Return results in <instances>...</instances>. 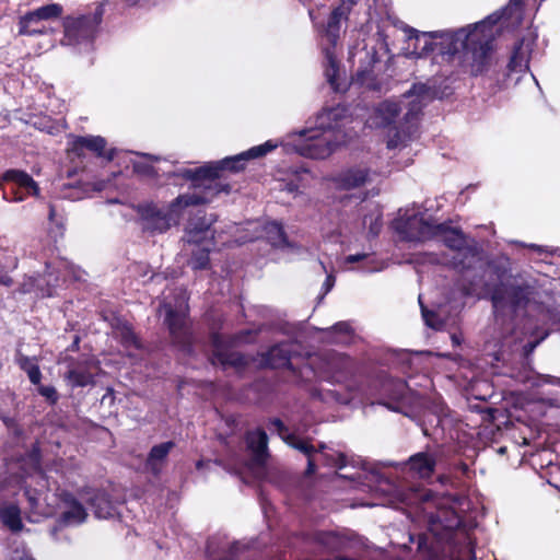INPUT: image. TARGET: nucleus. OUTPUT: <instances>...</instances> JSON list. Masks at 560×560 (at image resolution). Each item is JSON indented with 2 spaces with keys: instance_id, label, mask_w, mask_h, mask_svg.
<instances>
[{
  "instance_id": "nucleus-30",
  "label": "nucleus",
  "mask_w": 560,
  "mask_h": 560,
  "mask_svg": "<svg viewBox=\"0 0 560 560\" xmlns=\"http://www.w3.org/2000/svg\"><path fill=\"white\" fill-rule=\"evenodd\" d=\"M523 47L524 38H518L513 45L512 54L508 63L510 72L522 71L523 68L528 67V60L525 57Z\"/></svg>"
},
{
  "instance_id": "nucleus-28",
  "label": "nucleus",
  "mask_w": 560,
  "mask_h": 560,
  "mask_svg": "<svg viewBox=\"0 0 560 560\" xmlns=\"http://www.w3.org/2000/svg\"><path fill=\"white\" fill-rule=\"evenodd\" d=\"M15 362L19 368L27 374L32 384L39 385L42 380V372L39 365L37 364L36 358H30L21 352H18Z\"/></svg>"
},
{
  "instance_id": "nucleus-11",
  "label": "nucleus",
  "mask_w": 560,
  "mask_h": 560,
  "mask_svg": "<svg viewBox=\"0 0 560 560\" xmlns=\"http://www.w3.org/2000/svg\"><path fill=\"white\" fill-rule=\"evenodd\" d=\"M137 213L144 232L151 234L164 233L171 229L165 211L161 210L155 203L148 202L137 207Z\"/></svg>"
},
{
  "instance_id": "nucleus-2",
  "label": "nucleus",
  "mask_w": 560,
  "mask_h": 560,
  "mask_svg": "<svg viewBox=\"0 0 560 560\" xmlns=\"http://www.w3.org/2000/svg\"><path fill=\"white\" fill-rule=\"evenodd\" d=\"M276 148L277 144L271 140H268L265 143L253 147L237 155L229 156L219 162L209 163L196 168H184L177 173H173L172 176L190 180L192 188L206 187L209 184L222 185L221 183H218L217 179L221 178L223 171H230L233 173L243 171L247 161L265 156Z\"/></svg>"
},
{
  "instance_id": "nucleus-62",
  "label": "nucleus",
  "mask_w": 560,
  "mask_h": 560,
  "mask_svg": "<svg viewBox=\"0 0 560 560\" xmlns=\"http://www.w3.org/2000/svg\"><path fill=\"white\" fill-rule=\"evenodd\" d=\"M316 447V453H325V450L327 448V445L324 442H320Z\"/></svg>"
},
{
  "instance_id": "nucleus-19",
  "label": "nucleus",
  "mask_w": 560,
  "mask_h": 560,
  "mask_svg": "<svg viewBox=\"0 0 560 560\" xmlns=\"http://www.w3.org/2000/svg\"><path fill=\"white\" fill-rule=\"evenodd\" d=\"M383 389L390 392L389 400H383L380 404L387 407L392 411L404 412V400L408 390V385L401 380H390L383 383Z\"/></svg>"
},
{
  "instance_id": "nucleus-10",
  "label": "nucleus",
  "mask_w": 560,
  "mask_h": 560,
  "mask_svg": "<svg viewBox=\"0 0 560 560\" xmlns=\"http://www.w3.org/2000/svg\"><path fill=\"white\" fill-rule=\"evenodd\" d=\"M212 224L213 220L208 219L206 212L199 210L185 226L183 241L187 244L214 243L215 231Z\"/></svg>"
},
{
  "instance_id": "nucleus-33",
  "label": "nucleus",
  "mask_w": 560,
  "mask_h": 560,
  "mask_svg": "<svg viewBox=\"0 0 560 560\" xmlns=\"http://www.w3.org/2000/svg\"><path fill=\"white\" fill-rule=\"evenodd\" d=\"M86 517L88 513L85 508L83 504H78L63 511L59 516V522L62 525L81 524L86 520Z\"/></svg>"
},
{
  "instance_id": "nucleus-61",
  "label": "nucleus",
  "mask_w": 560,
  "mask_h": 560,
  "mask_svg": "<svg viewBox=\"0 0 560 560\" xmlns=\"http://www.w3.org/2000/svg\"><path fill=\"white\" fill-rule=\"evenodd\" d=\"M463 294L464 295H467V296H470L474 294V290H472V287L469 284V285H464L463 287Z\"/></svg>"
},
{
  "instance_id": "nucleus-55",
  "label": "nucleus",
  "mask_w": 560,
  "mask_h": 560,
  "mask_svg": "<svg viewBox=\"0 0 560 560\" xmlns=\"http://www.w3.org/2000/svg\"><path fill=\"white\" fill-rule=\"evenodd\" d=\"M211 343L215 349H221L222 347V337L219 332H213L211 335Z\"/></svg>"
},
{
  "instance_id": "nucleus-3",
  "label": "nucleus",
  "mask_w": 560,
  "mask_h": 560,
  "mask_svg": "<svg viewBox=\"0 0 560 560\" xmlns=\"http://www.w3.org/2000/svg\"><path fill=\"white\" fill-rule=\"evenodd\" d=\"M472 25L442 33L419 32L416 28L408 27L406 31L409 39H415V50L420 57H427L431 54L441 55L445 60L452 61L457 54H463L468 44V35Z\"/></svg>"
},
{
  "instance_id": "nucleus-57",
  "label": "nucleus",
  "mask_w": 560,
  "mask_h": 560,
  "mask_svg": "<svg viewBox=\"0 0 560 560\" xmlns=\"http://www.w3.org/2000/svg\"><path fill=\"white\" fill-rule=\"evenodd\" d=\"M382 223L381 219L376 218L374 223H371L370 225V233H372L374 236H377L381 230Z\"/></svg>"
},
{
  "instance_id": "nucleus-32",
  "label": "nucleus",
  "mask_w": 560,
  "mask_h": 560,
  "mask_svg": "<svg viewBox=\"0 0 560 560\" xmlns=\"http://www.w3.org/2000/svg\"><path fill=\"white\" fill-rule=\"evenodd\" d=\"M19 264L18 257L12 254H4L3 261L0 260V285L10 288L14 281L9 271L16 269Z\"/></svg>"
},
{
  "instance_id": "nucleus-4",
  "label": "nucleus",
  "mask_w": 560,
  "mask_h": 560,
  "mask_svg": "<svg viewBox=\"0 0 560 560\" xmlns=\"http://www.w3.org/2000/svg\"><path fill=\"white\" fill-rule=\"evenodd\" d=\"M307 135L294 145L295 152L304 158L324 160L331 155L336 149L346 144L347 135L341 130H335V126H328L327 130L304 131Z\"/></svg>"
},
{
  "instance_id": "nucleus-36",
  "label": "nucleus",
  "mask_w": 560,
  "mask_h": 560,
  "mask_svg": "<svg viewBox=\"0 0 560 560\" xmlns=\"http://www.w3.org/2000/svg\"><path fill=\"white\" fill-rule=\"evenodd\" d=\"M378 113L381 114V116L384 120V124L386 126H389L393 122H395L396 118L399 116L400 107L395 102L386 101L380 105Z\"/></svg>"
},
{
  "instance_id": "nucleus-64",
  "label": "nucleus",
  "mask_w": 560,
  "mask_h": 560,
  "mask_svg": "<svg viewBox=\"0 0 560 560\" xmlns=\"http://www.w3.org/2000/svg\"><path fill=\"white\" fill-rule=\"evenodd\" d=\"M448 479H450V478H448V476H446V475H441V476L439 477V481H440L441 483H446V482L448 481Z\"/></svg>"
},
{
  "instance_id": "nucleus-18",
  "label": "nucleus",
  "mask_w": 560,
  "mask_h": 560,
  "mask_svg": "<svg viewBox=\"0 0 560 560\" xmlns=\"http://www.w3.org/2000/svg\"><path fill=\"white\" fill-rule=\"evenodd\" d=\"M164 322L173 343L178 346L189 343V334L185 325V318L179 312L170 306L166 311Z\"/></svg>"
},
{
  "instance_id": "nucleus-37",
  "label": "nucleus",
  "mask_w": 560,
  "mask_h": 560,
  "mask_svg": "<svg viewBox=\"0 0 560 560\" xmlns=\"http://www.w3.org/2000/svg\"><path fill=\"white\" fill-rule=\"evenodd\" d=\"M66 378L74 387H85L93 383V375L85 371L71 369L67 372Z\"/></svg>"
},
{
  "instance_id": "nucleus-13",
  "label": "nucleus",
  "mask_w": 560,
  "mask_h": 560,
  "mask_svg": "<svg viewBox=\"0 0 560 560\" xmlns=\"http://www.w3.org/2000/svg\"><path fill=\"white\" fill-rule=\"evenodd\" d=\"M47 268H49L47 266ZM58 277L46 269L44 273L27 277L21 284V292L34 293L37 298H50L58 287Z\"/></svg>"
},
{
  "instance_id": "nucleus-43",
  "label": "nucleus",
  "mask_w": 560,
  "mask_h": 560,
  "mask_svg": "<svg viewBox=\"0 0 560 560\" xmlns=\"http://www.w3.org/2000/svg\"><path fill=\"white\" fill-rule=\"evenodd\" d=\"M37 390L39 395L46 398L49 405L54 406L58 402L59 395L54 386L39 384Z\"/></svg>"
},
{
  "instance_id": "nucleus-15",
  "label": "nucleus",
  "mask_w": 560,
  "mask_h": 560,
  "mask_svg": "<svg viewBox=\"0 0 560 560\" xmlns=\"http://www.w3.org/2000/svg\"><path fill=\"white\" fill-rule=\"evenodd\" d=\"M96 25L97 22L91 15L67 16L63 20L65 35L75 42L93 38Z\"/></svg>"
},
{
  "instance_id": "nucleus-6",
  "label": "nucleus",
  "mask_w": 560,
  "mask_h": 560,
  "mask_svg": "<svg viewBox=\"0 0 560 560\" xmlns=\"http://www.w3.org/2000/svg\"><path fill=\"white\" fill-rule=\"evenodd\" d=\"M533 293L534 288L527 282L520 284L499 282L490 289V301L495 310L509 305L516 312L528 306Z\"/></svg>"
},
{
  "instance_id": "nucleus-31",
  "label": "nucleus",
  "mask_w": 560,
  "mask_h": 560,
  "mask_svg": "<svg viewBox=\"0 0 560 560\" xmlns=\"http://www.w3.org/2000/svg\"><path fill=\"white\" fill-rule=\"evenodd\" d=\"M174 447L175 443L173 441L163 442L152 446L147 458L148 466H150L152 470L158 471L155 468L156 462H163Z\"/></svg>"
},
{
  "instance_id": "nucleus-53",
  "label": "nucleus",
  "mask_w": 560,
  "mask_h": 560,
  "mask_svg": "<svg viewBox=\"0 0 560 560\" xmlns=\"http://www.w3.org/2000/svg\"><path fill=\"white\" fill-rule=\"evenodd\" d=\"M332 329L341 334H348L350 331V326L346 322H339L334 325Z\"/></svg>"
},
{
  "instance_id": "nucleus-63",
  "label": "nucleus",
  "mask_w": 560,
  "mask_h": 560,
  "mask_svg": "<svg viewBox=\"0 0 560 560\" xmlns=\"http://www.w3.org/2000/svg\"><path fill=\"white\" fill-rule=\"evenodd\" d=\"M494 273L498 276V277H501L504 275L505 270L504 269H501L500 267L495 266L494 267Z\"/></svg>"
},
{
  "instance_id": "nucleus-49",
  "label": "nucleus",
  "mask_w": 560,
  "mask_h": 560,
  "mask_svg": "<svg viewBox=\"0 0 560 560\" xmlns=\"http://www.w3.org/2000/svg\"><path fill=\"white\" fill-rule=\"evenodd\" d=\"M60 501L68 508L82 504L70 491H62L60 493Z\"/></svg>"
},
{
  "instance_id": "nucleus-50",
  "label": "nucleus",
  "mask_w": 560,
  "mask_h": 560,
  "mask_svg": "<svg viewBox=\"0 0 560 560\" xmlns=\"http://www.w3.org/2000/svg\"><path fill=\"white\" fill-rule=\"evenodd\" d=\"M212 358L215 359L221 365L226 366L228 351L214 349L212 351Z\"/></svg>"
},
{
  "instance_id": "nucleus-60",
  "label": "nucleus",
  "mask_w": 560,
  "mask_h": 560,
  "mask_svg": "<svg viewBox=\"0 0 560 560\" xmlns=\"http://www.w3.org/2000/svg\"><path fill=\"white\" fill-rule=\"evenodd\" d=\"M334 283H335V277L332 275H328L324 282L326 292H328L332 288Z\"/></svg>"
},
{
  "instance_id": "nucleus-7",
  "label": "nucleus",
  "mask_w": 560,
  "mask_h": 560,
  "mask_svg": "<svg viewBox=\"0 0 560 560\" xmlns=\"http://www.w3.org/2000/svg\"><path fill=\"white\" fill-rule=\"evenodd\" d=\"M0 182L14 185L11 191L3 192V198L8 201L20 202L28 197H38L40 188L34 178L25 171L9 168L0 176Z\"/></svg>"
},
{
  "instance_id": "nucleus-5",
  "label": "nucleus",
  "mask_w": 560,
  "mask_h": 560,
  "mask_svg": "<svg viewBox=\"0 0 560 560\" xmlns=\"http://www.w3.org/2000/svg\"><path fill=\"white\" fill-rule=\"evenodd\" d=\"M194 192L178 195L172 200L165 211L166 218L172 225H178L184 211L188 207L207 205L212 201L220 192H230V185H211L194 188Z\"/></svg>"
},
{
  "instance_id": "nucleus-59",
  "label": "nucleus",
  "mask_w": 560,
  "mask_h": 560,
  "mask_svg": "<svg viewBox=\"0 0 560 560\" xmlns=\"http://www.w3.org/2000/svg\"><path fill=\"white\" fill-rule=\"evenodd\" d=\"M79 348H80V337L74 336L72 343L67 348V350L71 351V352H77V351H79Z\"/></svg>"
},
{
  "instance_id": "nucleus-17",
  "label": "nucleus",
  "mask_w": 560,
  "mask_h": 560,
  "mask_svg": "<svg viewBox=\"0 0 560 560\" xmlns=\"http://www.w3.org/2000/svg\"><path fill=\"white\" fill-rule=\"evenodd\" d=\"M451 221L436 223L433 232V238L440 237L443 244L453 252L464 249L467 245V237L458 226H451Z\"/></svg>"
},
{
  "instance_id": "nucleus-1",
  "label": "nucleus",
  "mask_w": 560,
  "mask_h": 560,
  "mask_svg": "<svg viewBox=\"0 0 560 560\" xmlns=\"http://www.w3.org/2000/svg\"><path fill=\"white\" fill-rule=\"evenodd\" d=\"M502 12H494L480 22L472 24L468 37V46L460 55V65L471 77L487 74L495 65V25L502 19Z\"/></svg>"
},
{
  "instance_id": "nucleus-38",
  "label": "nucleus",
  "mask_w": 560,
  "mask_h": 560,
  "mask_svg": "<svg viewBox=\"0 0 560 560\" xmlns=\"http://www.w3.org/2000/svg\"><path fill=\"white\" fill-rule=\"evenodd\" d=\"M431 88L424 83H413L411 88L406 92V96H416L419 102L429 101L432 98Z\"/></svg>"
},
{
  "instance_id": "nucleus-14",
  "label": "nucleus",
  "mask_w": 560,
  "mask_h": 560,
  "mask_svg": "<svg viewBox=\"0 0 560 560\" xmlns=\"http://www.w3.org/2000/svg\"><path fill=\"white\" fill-rule=\"evenodd\" d=\"M350 12V5H346L345 1L331 10L320 30L322 36L328 42L327 47L336 48L340 38L341 22L348 20Z\"/></svg>"
},
{
  "instance_id": "nucleus-44",
  "label": "nucleus",
  "mask_w": 560,
  "mask_h": 560,
  "mask_svg": "<svg viewBox=\"0 0 560 560\" xmlns=\"http://www.w3.org/2000/svg\"><path fill=\"white\" fill-rule=\"evenodd\" d=\"M420 305H421V314H422L425 325L431 328H438V326H439L438 314L434 311L428 310L421 302H420Z\"/></svg>"
},
{
  "instance_id": "nucleus-56",
  "label": "nucleus",
  "mask_w": 560,
  "mask_h": 560,
  "mask_svg": "<svg viewBox=\"0 0 560 560\" xmlns=\"http://www.w3.org/2000/svg\"><path fill=\"white\" fill-rule=\"evenodd\" d=\"M454 469L460 471L463 476H467L469 474V466L465 462H459L458 464H456L454 466Z\"/></svg>"
},
{
  "instance_id": "nucleus-46",
  "label": "nucleus",
  "mask_w": 560,
  "mask_h": 560,
  "mask_svg": "<svg viewBox=\"0 0 560 560\" xmlns=\"http://www.w3.org/2000/svg\"><path fill=\"white\" fill-rule=\"evenodd\" d=\"M337 538L336 534L332 532L319 530L315 533L314 540L320 545H329Z\"/></svg>"
},
{
  "instance_id": "nucleus-29",
  "label": "nucleus",
  "mask_w": 560,
  "mask_h": 560,
  "mask_svg": "<svg viewBox=\"0 0 560 560\" xmlns=\"http://www.w3.org/2000/svg\"><path fill=\"white\" fill-rule=\"evenodd\" d=\"M369 178V171L362 168H351L342 173L340 183L346 189H353L363 186Z\"/></svg>"
},
{
  "instance_id": "nucleus-45",
  "label": "nucleus",
  "mask_w": 560,
  "mask_h": 560,
  "mask_svg": "<svg viewBox=\"0 0 560 560\" xmlns=\"http://www.w3.org/2000/svg\"><path fill=\"white\" fill-rule=\"evenodd\" d=\"M48 219L51 223L56 224V228L58 229L60 236H62L65 231L63 221L62 218L57 217L56 207L52 203H49Z\"/></svg>"
},
{
  "instance_id": "nucleus-42",
  "label": "nucleus",
  "mask_w": 560,
  "mask_h": 560,
  "mask_svg": "<svg viewBox=\"0 0 560 560\" xmlns=\"http://www.w3.org/2000/svg\"><path fill=\"white\" fill-rule=\"evenodd\" d=\"M226 366H232L237 370H244L245 368L248 366V360L241 352L228 351Z\"/></svg>"
},
{
  "instance_id": "nucleus-40",
  "label": "nucleus",
  "mask_w": 560,
  "mask_h": 560,
  "mask_svg": "<svg viewBox=\"0 0 560 560\" xmlns=\"http://www.w3.org/2000/svg\"><path fill=\"white\" fill-rule=\"evenodd\" d=\"M133 173L148 178H156L159 176L155 167L148 162H135L132 164Z\"/></svg>"
},
{
  "instance_id": "nucleus-24",
  "label": "nucleus",
  "mask_w": 560,
  "mask_h": 560,
  "mask_svg": "<svg viewBox=\"0 0 560 560\" xmlns=\"http://www.w3.org/2000/svg\"><path fill=\"white\" fill-rule=\"evenodd\" d=\"M323 52L325 56L324 74L326 81L328 82L334 92H340L342 90L339 83V62L335 54V48L324 47Z\"/></svg>"
},
{
  "instance_id": "nucleus-41",
  "label": "nucleus",
  "mask_w": 560,
  "mask_h": 560,
  "mask_svg": "<svg viewBox=\"0 0 560 560\" xmlns=\"http://www.w3.org/2000/svg\"><path fill=\"white\" fill-rule=\"evenodd\" d=\"M24 460L28 463L34 470H40L42 452L37 443L25 454Z\"/></svg>"
},
{
  "instance_id": "nucleus-52",
  "label": "nucleus",
  "mask_w": 560,
  "mask_h": 560,
  "mask_svg": "<svg viewBox=\"0 0 560 560\" xmlns=\"http://www.w3.org/2000/svg\"><path fill=\"white\" fill-rule=\"evenodd\" d=\"M369 255L365 254V253H362V254H354V255H348L346 257V262L348 264H354V262H359L363 259H365Z\"/></svg>"
},
{
  "instance_id": "nucleus-23",
  "label": "nucleus",
  "mask_w": 560,
  "mask_h": 560,
  "mask_svg": "<svg viewBox=\"0 0 560 560\" xmlns=\"http://www.w3.org/2000/svg\"><path fill=\"white\" fill-rule=\"evenodd\" d=\"M48 33V27L43 21L37 19L32 11L21 15L18 21V35L19 36H42Z\"/></svg>"
},
{
  "instance_id": "nucleus-27",
  "label": "nucleus",
  "mask_w": 560,
  "mask_h": 560,
  "mask_svg": "<svg viewBox=\"0 0 560 560\" xmlns=\"http://www.w3.org/2000/svg\"><path fill=\"white\" fill-rule=\"evenodd\" d=\"M479 252L476 246L466 245L464 249L456 252L452 259V264L455 269L459 271L469 270L472 268L476 259L478 258Z\"/></svg>"
},
{
  "instance_id": "nucleus-47",
  "label": "nucleus",
  "mask_w": 560,
  "mask_h": 560,
  "mask_svg": "<svg viewBox=\"0 0 560 560\" xmlns=\"http://www.w3.org/2000/svg\"><path fill=\"white\" fill-rule=\"evenodd\" d=\"M269 424L272 425L277 430V433L279 434V436L282 440H283V438L287 436L288 428L280 418H271L269 420Z\"/></svg>"
},
{
  "instance_id": "nucleus-22",
  "label": "nucleus",
  "mask_w": 560,
  "mask_h": 560,
  "mask_svg": "<svg viewBox=\"0 0 560 560\" xmlns=\"http://www.w3.org/2000/svg\"><path fill=\"white\" fill-rule=\"evenodd\" d=\"M192 248L190 249V256L187 260L188 266L194 271L209 270L211 268L210 254L215 246V242L210 243H198L189 244Z\"/></svg>"
},
{
  "instance_id": "nucleus-34",
  "label": "nucleus",
  "mask_w": 560,
  "mask_h": 560,
  "mask_svg": "<svg viewBox=\"0 0 560 560\" xmlns=\"http://www.w3.org/2000/svg\"><path fill=\"white\" fill-rule=\"evenodd\" d=\"M32 12L43 22L52 21L61 18L63 13V7L60 3L54 2L34 9Z\"/></svg>"
},
{
  "instance_id": "nucleus-20",
  "label": "nucleus",
  "mask_w": 560,
  "mask_h": 560,
  "mask_svg": "<svg viewBox=\"0 0 560 560\" xmlns=\"http://www.w3.org/2000/svg\"><path fill=\"white\" fill-rule=\"evenodd\" d=\"M88 504L93 510L94 515L98 518H109L116 513L112 495L103 489L94 490L88 499Z\"/></svg>"
},
{
  "instance_id": "nucleus-21",
  "label": "nucleus",
  "mask_w": 560,
  "mask_h": 560,
  "mask_svg": "<svg viewBox=\"0 0 560 560\" xmlns=\"http://www.w3.org/2000/svg\"><path fill=\"white\" fill-rule=\"evenodd\" d=\"M247 448L253 452L255 462L262 464L268 456V435L262 428L247 431L245 434Z\"/></svg>"
},
{
  "instance_id": "nucleus-51",
  "label": "nucleus",
  "mask_w": 560,
  "mask_h": 560,
  "mask_svg": "<svg viewBox=\"0 0 560 560\" xmlns=\"http://www.w3.org/2000/svg\"><path fill=\"white\" fill-rule=\"evenodd\" d=\"M317 469V465H316V462L314 459V457H310L307 458V466H306V469H305V476L306 477H311L315 474Z\"/></svg>"
},
{
  "instance_id": "nucleus-8",
  "label": "nucleus",
  "mask_w": 560,
  "mask_h": 560,
  "mask_svg": "<svg viewBox=\"0 0 560 560\" xmlns=\"http://www.w3.org/2000/svg\"><path fill=\"white\" fill-rule=\"evenodd\" d=\"M436 222L433 220H428L415 214L396 219L393 223V228L402 241L424 242L433 240V228Z\"/></svg>"
},
{
  "instance_id": "nucleus-26",
  "label": "nucleus",
  "mask_w": 560,
  "mask_h": 560,
  "mask_svg": "<svg viewBox=\"0 0 560 560\" xmlns=\"http://www.w3.org/2000/svg\"><path fill=\"white\" fill-rule=\"evenodd\" d=\"M0 522L12 533L21 532L24 525L20 506L15 503H10L0 508Z\"/></svg>"
},
{
  "instance_id": "nucleus-39",
  "label": "nucleus",
  "mask_w": 560,
  "mask_h": 560,
  "mask_svg": "<svg viewBox=\"0 0 560 560\" xmlns=\"http://www.w3.org/2000/svg\"><path fill=\"white\" fill-rule=\"evenodd\" d=\"M323 465L342 469L347 466V456L343 453H323Z\"/></svg>"
},
{
  "instance_id": "nucleus-58",
  "label": "nucleus",
  "mask_w": 560,
  "mask_h": 560,
  "mask_svg": "<svg viewBox=\"0 0 560 560\" xmlns=\"http://www.w3.org/2000/svg\"><path fill=\"white\" fill-rule=\"evenodd\" d=\"M372 73V70L364 69V70H358L357 71V79L361 82H365L368 77Z\"/></svg>"
},
{
  "instance_id": "nucleus-25",
  "label": "nucleus",
  "mask_w": 560,
  "mask_h": 560,
  "mask_svg": "<svg viewBox=\"0 0 560 560\" xmlns=\"http://www.w3.org/2000/svg\"><path fill=\"white\" fill-rule=\"evenodd\" d=\"M115 331L120 345L125 349L141 350L142 343L130 323L127 320H118L115 326Z\"/></svg>"
},
{
  "instance_id": "nucleus-54",
  "label": "nucleus",
  "mask_w": 560,
  "mask_h": 560,
  "mask_svg": "<svg viewBox=\"0 0 560 560\" xmlns=\"http://www.w3.org/2000/svg\"><path fill=\"white\" fill-rule=\"evenodd\" d=\"M400 142V136H399V132L397 131L392 138H389V140L387 141V148L389 150H393V149H396L398 147Z\"/></svg>"
},
{
  "instance_id": "nucleus-12",
  "label": "nucleus",
  "mask_w": 560,
  "mask_h": 560,
  "mask_svg": "<svg viewBox=\"0 0 560 560\" xmlns=\"http://www.w3.org/2000/svg\"><path fill=\"white\" fill-rule=\"evenodd\" d=\"M292 343L288 341L278 342L271 346L266 352L260 353L259 366L261 369H287L293 371Z\"/></svg>"
},
{
  "instance_id": "nucleus-9",
  "label": "nucleus",
  "mask_w": 560,
  "mask_h": 560,
  "mask_svg": "<svg viewBox=\"0 0 560 560\" xmlns=\"http://www.w3.org/2000/svg\"><path fill=\"white\" fill-rule=\"evenodd\" d=\"M69 144V154L81 160V162L86 156V152L95 158L104 159L106 162H112L116 153L113 148L106 149L107 141L102 136H74Z\"/></svg>"
},
{
  "instance_id": "nucleus-16",
  "label": "nucleus",
  "mask_w": 560,
  "mask_h": 560,
  "mask_svg": "<svg viewBox=\"0 0 560 560\" xmlns=\"http://www.w3.org/2000/svg\"><path fill=\"white\" fill-rule=\"evenodd\" d=\"M405 466L412 476L427 480L435 472L436 456L431 452H418L406 460Z\"/></svg>"
},
{
  "instance_id": "nucleus-48",
  "label": "nucleus",
  "mask_w": 560,
  "mask_h": 560,
  "mask_svg": "<svg viewBox=\"0 0 560 560\" xmlns=\"http://www.w3.org/2000/svg\"><path fill=\"white\" fill-rule=\"evenodd\" d=\"M60 501L68 508L82 504L70 491H62L60 493Z\"/></svg>"
},
{
  "instance_id": "nucleus-35",
  "label": "nucleus",
  "mask_w": 560,
  "mask_h": 560,
  "mask_svg": "<svg viewBox=\"0 0 560 560\" xmlns=\"http://www.w3.org/2000/svg\"><path fill=\"white\" fill-rule=\"evenodd\" d=\"M283 441L294 450L303 453L307 458L313 457L316 453V447L310 442V440H303L298 438L293 433H288Z\"/></svg>"
}]
</instances>
